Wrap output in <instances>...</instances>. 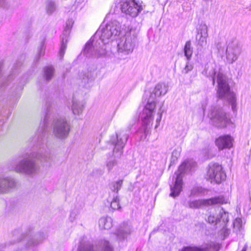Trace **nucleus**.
<instances>
[{
    "label": "nucleus",
    "instance_id": "nucleus-14",
    "mask_svg": "<svg viewBox=\"0 0 251 251\" xmlns=\"http://www.w3.org/2000/svg\"><path fill=\"white\" fill-rule=\"evenodd\" d=\"M241 51L238 43L236 41H232L228 44L226 50V59L227 62L232 64L237 60Z\"/></svg>",
    "mask_w": 251,
    "mask_h": 251
},
{
    "label": "nucleus",
    "instance_id": "nucleus-39",
    "mask_svg": "<svg viewBox=\"0 0 251 251\" xmlns=\"http://www.w3.org/2000/svg\"><path fill=\"white\" fill-rule=\"evenodd\" d=\"M0 7L7 9L9 8L10 5L6 0H0Z\"/></svg>",
    "mask_w": 251,
    "mask_h": 251
},
{
    "label": "nucleus",
    "instance_id": "nucleus-4",
    "mask_svg": "<svg viewBox=\"0 0 251 251\" xmlns=\"http://www.w3.org/2000/svg\"><path fill=\"white\" fill-rule=\"evenodd\" d=\"M47 238L44 233L32 234L29 232L25 235H21L18 239V250L14 251H37V246L42 243Z\"/></svg>",
    "mask_w": 251,
    "mask_h": 251
},
{
    "label": "nucleus",
    "instance_id": "nucleus-27",
    "mask_svg": "<svg viewBox=\"0 0 251 251\" xmlns=\"http://www.w3.org/2000/svg\"><path fill=\"white\" fill-rule=\"evenodd\" d=\"M67 36L65 35H63L62 37V42L61 44V47L60 48L59 54L60 57V58H62L64 56V55L65 52V50L67 47Z\"/></svg>",
    "mask_w": 251,
    "mask_h": 251
},
{
    "label": "nucleus",
    "instance_id": "nucleus-20",
    "mask_svg": "<svg viewBox=\"0 0 251 251\" xmlns=\"http://www.w3.org/2000/svg\"><path fill=\"white\" fill-rule=\"evenodd\" d=\"M131 232V227L130 225L124 224L118 228L115 233L117 238L119 240H123L126 238Z\"/></svg>",
    "mask_w": 251,
    "mask_h": 251
},
{
    "label": "nucleus",
    "instance_id": "nucleus-2",
    "mask_svg": "<svg viewBox=\"0 0 251 251\" xmlns=\"http://www.w3.org/2000/svg\"><path fill=\"white\" fill-rule=\"evenodd\" d=\"M55 157L48 152H40L35 155L22 159L15 167L14 170L29 176H33L39 171V167L35 159L39 160L45 166L50 167L54 163Z\"/></svg>",
    "mask_w": 251,
    "mask_h": 251
},
{
    "label": "nucleus",
    "instance_id": "nucleus-18",
    "mask_svg": "<svg viewBox=\"0 0 251 251\" xmlns=\"http://www.w3.org/2000/svg\"><path fill=\"white\" fill-rule=\"evenodd\" d=\"M233 138L229 135L221 136L215 141V144L220 150L230 149L233 146Z\"/></svg>",
    "mask_w": 251,
    "mask_h": 251
},
{
    "label": "nucleus",
    "instance_id": "nucleus-31",
    "mask_svg": "<svg viewBox=\"0 0 251 251\" xmlns=\"http://www.w3.org/2000/svg\"><path fill=\"white\" fill-rule=\"evenodd\" d=\"M56 4L54 1L48 0L46 3V10L49 14H52L56 9Z\"/></svg>",
    "mask_w": 251,
    "mask_h": 251
},
{
    "label": "nucleus",
    "instance_id": "nucleus-24",
    "mask_svg": "<svg viewBox=\"0 0 251 251\" xmlns=\"http://www.w3.org/2000/svg\"><path fill=\"white\" fill-rule=\"evenodd\" d=\"M108 201L110 202V207L112 209L115 210L121 208L118 195L114 194L112 197H109Z\"/></svg>",
    "mask_w": 251,
    "mask_h": 251
},
{
    "label": "nucleus",
    "instance_id": "nucleus-30",
    "mask_svg": "<svg viewBox=\"0 0 251 251\" xmlns=\"http://www.w3.org/2000/svg\"><path fill=\"white\" fill-rule=\"evenodd\" d=\"M180 151L179 149H175L172 153L171 158L170 165L175 164L180 156Z\"/></svg>",
    "mask_w": 251,
    "mask_h": 251
},
{
    "label": "nucleus",
    "instance_id": "nucleus-25",
    "mask_svg": "<svg viewBox=\"0 0 251 251\" xmlns=\"http://www.w3.org/2000/svg\"><path fill=\"white\" fill-rule=\"evenodd\" d=\"M193 52V48L192 47L191 42L190 41H188L186 42L184 48V55L188 61H189L191 59Z\"/></svg>",
    "mask_w": 251,
    "mask_h": 251
},
{
    "label": "nucleus",
    "instance_id": "nucleus-26",
    "mask_svg": "<svg viewBox=\"0 0 251 251\" xmlns=\"http://www.w3.org/2000/svg\"><path fill=\"white\" fill-rule=\"evenodd\" d=\"M123 183V179H120L117 181H114L110 184V189L113 192H115L114 194L118 195V192L121 189Z\"/></svg>",
    "mask_w": 251,
    "mask_h": 251
},
{
    "label": "nucleus",
    "instance_id": "nucleus-6",
    "mask_svg": "<svg viewBox=\"0 0 251 251\" xmlns=\"http://www.w3.org/2000/svg\"><path fill=\"white\" fill-rule=\"evenodd\" d=\"M218 83L217 94L221 99L227 100L231 105L233 111H236V97L234 93L230 91L229 86L227 82V78L222 73H218L217 75Z\"/></svg>",
    "mask_w": 251,
    "mask_h": 251
},
{
    "label": "nucleus",
    "instance_id": "nucleus-38",
    "mask_svg": "<svg viewBox=\"0 0 251 251\" xmlns=\"http://www.w3.org/2000/svg\"><path fill=\"white\" fill-rule=\"evenodd\" d=\"M189 61H188L185 68L182 71V73L184 74H187L193 69V67L191 64H189Z\"/></svg>",
    "mask_w": 251,
    "mask_h": 251
},
{
    "label": "nucleus",
    "instance_id": "nucleus-5",
    "mask_svg": "<svg viewBox=\"0 0 251 251\" xmlns=\"http://www.w3.org/2000/svg\"><path fill=\"white\" fill-rule=\"evenodd\" d=\"M76 251H114L112 244L105 238L97 240L91 244L86 237L80 238Z\"/></svg>",
    "mask_w": 251,
    "mask_h": 251
},
{
    "label": "nucleus",
    "instance_id": "nucleus-28",
    "mask_svg": "<svg viewBox=\"0 0 251 251\" xmlns=\"http://www.w3.org/2000/svg\"><path fill=\"white\" fill-rule=\"evenodd\" d=\"M44 77L48 81L50 80L54 75V69L52 67H46L44 69Z\"/></svg>",
    "mask_w": 251,
    "mask_h": 251
},
{
    "label": "nucleus",
    "instance_id": "nucleus-16",
    "mask_svg": "<svg viewBox=\"0 0 251 251\" xmlns=\"http://www.w3.org/2000/svg\"><path fill=\"white\" fill-rule=\"evenodd\" d=\"M221 245L219 243L210 242L203 244L201 247H186L181 251H219Z\"/></svg>",
    "mask_w": 251,
    "mask_h": 251
},
{
    "label": "nucleus",
    "instance_id": "nucleus-37",
    "mask_svg": "<svg viewBox=\"0 0 251 251\" xmlns=\"http://www.w3.org/2000/svg\"><path fill=\"white\" fill-rule=\"evenodd\" d=\"M162 105L159 108L157 112V117L156 119V125L155 126V128H157L159 126L160 122L162 119L163 111L162 110Z\"/></svg>",
    "mask_w": 251,
    "mask_h": 251
},
{
    "label": "nucleus",
    "instance_id": "nucleus-1",
    "mask_svg": "<svg viewBox=\"0 0 251 251\" xmlns=\"http://www.w3.org/2000/svg\"><path fill=\"white\" fill-rule=\"evenodd\" d=\"M122 31L125 34L118 41V50L125 54L132 52L137 43L139 29L133 25H129L126 23L122 25L120 21L113 20L105 25L100 26L93 37L86 44L84 54L87 57L104 56L106 54L105 45L119 35Z\"/></svg>",
    "mask_w": 251,
    "mask_h": 251
},
{
    "label": "nucleus",
    "instance_id": "nucleus-3",
    "mask_svg": "<svg viewBox=\"0 0 251 251\" xmlns=\"http://www.w3.org/2000/svg\"><path fill=\"white\" fill-rule=\"evenodd\" d=\"M167 92L168 86L164 83H159L155 86L153 90L151 93L150 98L143 109L141 117L145 135L149 133L150 127L152 125L155 113V98L165 95Z\"/></svg>",
    "mask_w": 251,
    "mask_h": 251
},
{
    "label": "nucleus",
    "instance_id": "nucleus-15",
    "mask_svg": "<svg viewBox=\"0 0 251 251\" xmlns=\"http://www.w3.org/2000/svg\"><path fill=\"white\" fill-rule=\"evenodd\" d=\"M18 182L11 176H0V194H7L16 189Z\"/></svg>",
    "mask_w": 251,
    "mask_h": 251
},
{
    "label": "nucleus",
    "instance_id": "nucleus-13",
    "mask_svg": "<svg viewBox=\"0 0 251 251\" xmlns=\"http://www.w3.org/2000/svg\"><path fill=\"white\" fill-rule=\"evenodd\" d=\"M225 199L223 197L220 196L209 199H201L190 201L188 202V206L191 208H200L202 206L224 203Z\"/></svg>",
    "mask_w": 251,
    "mask_h": 251
},
{
    "label": "nucleus",
    "instance_id": "nucleus-17",
    "mask_svg": "<svg viewBox=\"0 0 251 251\" xmlns=\"http://www.w3.org/2000/svg\"><path fill=\"white\" fill-rule=\"evenodd\" d=\"M218 215L215 217L214 215H210L207 219L209 223L214 225H225L228 221V213L226 212L223 209L218 208Z\"/></svg>",
    "mask_w": 251,
    "mask_h": 251
},
{
    "label": "nucleus",
    "instance_id": "nucleus-21",
    "mask_svg": "<svg viewBox=\"0 0 251 251\" xmlns=\"http://www.w3.org/2000/svg\"><path fill=\"white\" fill-rule=\"evenodd\" d=\"M113 220L110 217H103L100 219L99 226L101 229H110L113 226Z\"/></svg>",
    "mask_w": 251,
    "mask_h": 251
},
{
    "label": "nucleus",
    "instance_id": "nucleus-10",
    "mask_svg": "<svg viewBox=\"0 0 251 251\" xmlns=\"http://www.w3.org/2000/svg\"><path fill=\"white\" fill-rule=\"evenodd\" d=\"M210 118L219 127H223L230 122V119L222 108L214 106L211 108L209 115Z\"/></svg>",
    "mask_w": 251,
    "mask_h": 251
},
{
    "label": "nucleus",
    "instance_id": "nucleus-7",
    "mask_svg": "<svg viewBox=\"0 0 251 251\" xmlns=\"http://www.w3.org/2000/svg\"><path fill=\"white\" fill-rule=\"evenodd\" d=\"M196 166V163L193 160H188L184 162L179 167L177 172L175 174L176 175L175 184L173 186H171V193L170 196L175 198L178 196L182 191V176L183 174L186 173L194 168Z\"/></svg>",
    "mask_w": 251,
    "mask_h": 251
},
{
    "label": "nucleus",
    "instance_id": "nucleus-9",
    "mask_svg": "<svg viewBox=\"0 0 251 251\" xmlns=\"http://www.w3.org/2000/svg\"><path fill=\"white\" fill-rule=\"evenodd\" d=\"M226 175L221 165L216 163L209 164L206 174V178L211 182L220 183L225 180Z\"/></svg>",
    "mask_w": 251,
    "mask_h": 251
},
{
    "label": "nucleus",
    "instance_id": "nucleus-19",
    "mask_svg": "<svg viewBox=\"0 0 251 251\" xmlns=\"http://www.w3.org/2000/svg\"><path fill=\"white\" fill-rule=\"evenodd\" d=\"M217 73V65L214 62L207 63L204 70L202 72V74L207 77H211L212 79L213 84L214 85L215 82V75Z\"/></svg>",
    "mask_w": 251,
    "mask_h": 251
},
{
    "label": "nucleus",
    "instance_id": "nucleus-33",
    "mask_svg": "<svg viewBox=\"0 0 251 251\" xmlns=\"http://www.w3.org/2000/svg\"><path fill=\"white\" fill-rule=\"evenodd\" d=\"M234 230H240L242 226V220L241 218H236L233 223Z\"/></svg>",
    "mask_w": 251,
    "mask_h": 251
},
{
    "label": "nucleus",
    "instance_id": "nucleus-40",
    "mask_svg": "<svg viewBox=\"0 0 251 251\" xmlns=\"http://www.w3.org/2000/svg\"><path fill=\"white\" fill-rule=\"evenodd\" d=\"M226 224V223L225 225H220V226H223V228L222 229V232L223 233V235H224V236L225 238L227 237L230 233V230L225 227Z\"/></svg>",
    "mask_w": 251,
    "mask_h": 251
},
{
    "label": "nucleus",
    "instance_id": "nucleus-35",
    "mask_svg": "<svg viewBox=\"0 0 251 251\" xmlns=\"http://www.w3.org/2000/svg\"><path fill=\"white\" fill-rule=\"evenodd\" d=\"M45 41H43L39 47L37 51V55L38 57H40L42 56H43L45 53Z\"/></svg>",
    "mask_w": 251,
    "mask_h": 251
},
{
    "label": "nucleus",
    "instance_id": "nucleus-23",
    "mask_svg": "<svg viewBox=\"0 0 251 251\" xmlns=\"http://www.w3.org/2000/svg\"><path fill=\"white\" fill-rule=\"evenodd\" d=\"M72 110L73 113L75 115H79L82 113L84 106L82 102L77 101L75 100H73Z\"/></svg>",
    "mask_w": 251,
    "mask_h": 251
},
{
    "label": "nucleus",
    "instance_id": "nucleus-8",
    "mask_svg": "<svg viewBox=\"0 0 251 251\" xmlns=\"http://www.w3.org/2000/svg\"><path fill=\"white\" fill-rule=\"evenodd\" d=\"M51 127L54 137L61 140L67 138L71 128L69 122L65 117L54 118L52 121Z\"/></svg>",
    "mask_w": 251,
    "mask_h": 251
},
{
    "label": "nucleus",
    "instance_id": "nucleus-41",
    "mask_svg": "<svg viewBox=\"0 0 251 251\" xmlns=\"http://www.w3.org/2000/svg\"><path fill=\"white\" fill-rule=\"evenodd\" d=\"M76 214L75 212H71L70 214V219L71 222H73L76 217Z\"/></svg>",
    "mask_w": 251,
    "mask_h": 251
},
{
    "label": "nucleus",
    "instance_id": "nucleus-29",
    "mask_svg": "<svg viewBox=\"0 0 251 251\" xmlns=\"http://www.w3.org/2000/svg\"><path fill=\"white\" fill-rule=\"evenodd\" d=\"M197 35L200 36H208V28L205 24H201L198 29Z\"/></svg>",
    "mask_w": 251,
    "mask_h": 251
},
{
    "label": "nucleus",
    "instance_id": "nucleus-32",
    "mask_svg": "<svg viewBox=\"0 0 251 251\" xmlns=\"http://www.w3.org/2000/svg\"><path fill=\"white\" fill-rule=\"evenodd\" d=\"M208 36H200L198 37V35H197L196 39L198 41V45L201 47H203L206 46L207 43L206 39Z\"/></svg>",
    "mask_w": 251,
    "mask_h": 251
},
{
    "label": "nucleus",
    "instance_id": "nucleus-43",
    "mask_svg": "<svg viewBox=\"0 0 251 251\" xmlns=\"http://www.w3.org/2000/svg\"><path fill=\"white\" fill-rule=\"evenodd\" d=\"M246 249H247L246 247H244L243 248V249L242 250V251H246Z\"/></svg>",
    "mask_w": 251,
    "mask_h": 251
},
{
    "label": "nucleus",
    "instance_id": "nucleus-42",
    "mask_svg": "<svg viewBox=\"0 0 251 251\" xmlns=\"http://www.w3.org/2000/svg\"><path fill=\"white\" fill-rule=\"evenodd\" d=\"M73 21L72 20H69L67 23H66V26L67 27H68V28H71L72 25H73Z\"/></svg>",
    "mask_w": 251,
    "mask_h": 251
},
{
    "label": "nucleus",
    "instance_id": "nucleus-11",
    "mask_svg": "<svg viewBox=\"0 0 251 251\" xmlns=\"http://www.w3.org/2000/svg\"><path fill=\"white\" fill-rule=\"evenodd\" d=\"M120 9L126 15L136 17L143 10V6L134 0H121Z\"/></svg>",
    "mask_w": 251,
    "mask_h": 251
},
{
    "label": "nucleus",
    "instance_id": "nucleus-12",
    "mask_svg": "<svg viewBox=\"0 0 251 251\" xmlns=\"http://www.w3.org/2000/svg\"><path fill=\"white\" fill-rule=\"evenodd\" d=\"M128 138V135L124 131L117 133L111 137L110 141L114 146L113 154L115 157H119L123 154L124 148Z\"/></svg>",
    "mask_w": 251,
    "mask_h": 251
},
{
    "label": "nucleus",
    "instance_id": "nucleus-34",
    "mask_svg": "<svg viewBox=\"0 0 251 251\" xmlns=\"http://www.w3.org/2000/svg\"><path fill=\"white\" fill-rule=\"evenodd\" d=\"M117 165V162L115 159H110L106 162V166L109 172Z\"/></svg>",
    "mask_w": 251,
    "mask_h": 251
},
{
    "label": "nucleus",
    "instance_id": "nucleus-36",
    "mask_svg": "<svg viewBox=\"0 0 251 251\" xmlns=\"http://www.w3.org/2000/svg\"><path fill=\"white\" fill-rule=\"evenodd\" d=\"M202 193H203V189L201 187H194L191 190L190 195L192 196L199 195Z\"/></svg>",
    "mask_w": 251,
    "mask_h": 251
},
{
    "label": "nucleus",
    "instance_id": "nucleus-22",
    "mask_svg": "<svg viewBox=\"0 0 251 251\" xmlns=\"http://www.w3.org/2000/svg\"><path fill=\"white\" fill-rule=\"evenodd\" d=\"M50 108H48L47 112L45 116L43 123L42 124V127L38 130L39 135L41 138H42L44 133L46 131L47 127L48 124L49 119L50 117Z\"/></svg>",
    "mask_w": 251,
    "mask_h": 251
}]
</instances>
